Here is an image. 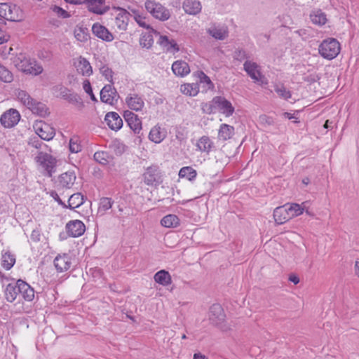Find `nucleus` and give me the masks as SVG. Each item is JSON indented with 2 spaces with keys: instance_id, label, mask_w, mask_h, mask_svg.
I'll use <instances>...</instances> for the list:
<instances>
[{
  "instance_id": "9b49d317",
  "label": "nucleus",
  "mask_w": 359,
  "mask_h": 359,
  "mask_svg": "<svg viewBox=\"0 0 359 359\" xmlns=\"http://www.w3.org/2000/svg\"><path fill=\"white\" fill-rule=\"evenodd\" d=\"M20 119V114L17 109H10L0 117L1 124L6 128H11L17 125Z\"/></svg>"
},
{
  "instance_id": "a211bd4d",
  "label": "nucleus",
  "mask_w": 359,
  "mask_h": 359,
  "mask_svg": "<svg viewBox=\"0 0 359 359\" xmlns=\"http://www.w3.org/2000/svg\"><path fill=\"white\" fill-rule=\"evenodd\" d=\"M19 284V290H18L19 292V294L21 295L25 302H32L35 297L34 289L26 281L22 279H20Z\"/></svg>"
},
{
  "instance_id": "423d86ee",
  "label": "nucleus",
  "mask_w": 359,
  "mask_h": 359,
  "mask_svg": "<svg viewBox=\"0 0 359 359\" xmlns=\"http://www.w3.org/2000/svg\"><path fill=\"white\" fill-rule=\"evenodd\" d=\"M36 162L44 170V175L51 177L55 172L57 160L51 154L40 151L35 158Z\"/></svg>"
},
{
  "instance_id": "a18cd8bd",
  "label": "nucleus",
  "mask_w": 359,
  "mask_h": 359,
  "mask_svg": "<svg viewBox=\"0 0 359 359\" xmlns=\"http://www.w3.org/2000/svg\"><path fill=\"white\" fill-rule=\"evenodd\" d=\"M133 18L140 27L145 28L148 30H151V32H153L156 35L160 34L159 32L154 29L150 25L147 24L144 21V20L146 18L144 16H142V15H136V16H133Z\"/></svg>"
},
{
  "instance_id": "4d7b16f0",
  "label": "nucleus",
  "mask_w": 359,
  "mask_h": 359,
  "mask_svg": "<svg viewBox=\"0 0 359 359\" xmlns=\"http://www.w3.org/2000/svg\"><path fill=\"white\" fill-rule=\"evenodd\" d=\"M83 88L84 91L90 96V100L93 102H97V99L93 92L91 83L89 80H88V79L84 80V81L83 83Z\"/></svg>"
},
{
  "instance_id": "7ed1b4c3",
  "label": "nucleus",
  "mask_w": 359,
  "mask_h": 359,
  "mask_svg": "<svg viewBox=\"0 0 359 359\" xmlns=\"http://www.w3.org/2000/svg\"><path fill=\"white\" fill-rule=\"evenodd\" d=\"M142 182L147 186L158 187L163 181V173L159 166L152 164L144 169L142 175Z\"/></svg>"
},
{
  "instance_id": "e433bc0d",
  "label": "nucleus",
  "mask_w": 359,
  "mask_h": 359,
  "mask_svg": "<svg viewBox=\"0 0 359 359\" xmlns=\"http://www.w3.org/2000/svg\"><path fill=\"white\" fill-rule=\"evenodd\" d=\"M178 175L180 178H186L189 181H193L197 176V172L192 167L186 166L180 170Z\"/></svg>"
},
{
  "instance_id": "37998d69",
  "label": "nucleus",
  "mask_w": 359,
  "mask_h": 359,
  "mask_svg": "<svg viewBox=\"0 0 359 359\" xmlns=\"http://www.w3.org/2000/svg\"><path fill=\"white\" fill-rule=\"evenodd\" d=\"M0 81L11 83L13 81V75L11 71L0 64Z\"/></svg>"
},
{
  "instance_id": "e2e57ef3",
  "label": "nucleus",
  "mask_w": 359,
  "mask_h": 359,
  "mask_svg": "<svg viewBox=\"0 0 359 359\" xmlns=\"http://www.w3.org/2000/svg\"><path fill=\"white\" fill-rule=\"evenodd\" d=\"M41 140L38 136H34L33 137H31L29 140V145L36 148V149H40L41 147V145L43 142H41Z\"/></svg>"
},
{
  "instance_id": "3c124183",
  "label": "nucleus",
  "mask_w": 359,
  "mask_h": 359,
  "mask_svg": "<svg viewBox=\"0 0 359 359\" xmlns=\"http://www.w3.org/2000/svg\"><path fill=\"white\" fill-rule=\"evenodd\" d=\"M112 147L114 149V153L117 156L122 155L128 149V147L118 140H115L113 141Z\"/></svg>"
},
{
  "instance_id": "473e14b6",
  "label": "nucleus",
  "mask_w": 359,
  "mask_h": 359,
  "mask_svg": "<svg viewBox=\"0 0 359 359\" xmlns=\"http://www.w3.org/2000/svg\"><path fill=\"white\" fill-rule=\"evenodd\" d=\"M77 71L83 76H89L93 74L92 67L87 59L80 57Z\"/></svg>"
},
{
  "instance_id": "412c9836",
  "label": "nucleus",
  "mask_w": 359,
  "mask_h": 359,
  "mask_svg": "<svg viewBox=\"0 0 359 359\" xmlns=\"http://www.w3.org/2000/svg\"><path fill=\"white\" fill-rule=\"evenodd\" d=\"M126 102L131 110L135 111H141L144 106L143 99L137 93L129 94L126 98Z\"/></svg>"
},
{
  "instance_id": "c9c22d12",
  "label": "nucleus",
  "mask_w": 359,
  "mask_h": 359,
  "mask_svg": "<svg viewBox=\"0 0 359 359\" xmlns=\"http://www.w3.org/2000/svg\"><path fill=\"white\" fill-rule=\"evenodd\" d=\"M180 91L186 95L196 96L199 92L198 83H184L181 85Z\"/></svg>"
},
{
  "instance_id": "1a4fd4ad",
  "label": "nucleus",
  "mask_w": 359,
  "mask_h": 359,
  "mask_svg": "<svg viewBox=\"0 0 359 359\" xmlns=\"http://www.w3.org/2000/svg\"><path fill=\"white\" fill-rule=\"evenodd\" d=\"M119 97L116 89L111 84L105 85L100 91V100L105 104L113 106L117 103Z\"/></svg>"
},
{
  "instance_id": "b1692460",
  "label": "nucleus",
  "mask_w": 359,
  "mask_h": 359,
  "mask_svg": "<svg viewBox=\"0 0 359 359\" xmlns=\"http://www.w3.org/2000/svg\"><path fill=\"white\" fill-rule=\"evenodd\" d=\"M60 91V95L65 100H68L69 102L74 104H80L83 105L81 98L79 95L75 93H71L70 90L63 86H57Z\"/></svg>"
},
{
  "instance_id": "052dcab7",
  "label": "nucleus",
  "mask_w": 359,
  "mask_h": 359,
  "mask_svg": "<svg viewBox=\"0 0 359 359\" xmlns=\"http://www.w3.org/2000/svg\"><path fill=\"white\" fill-rule=\"evenodd\" d=\"M89 273L92 276L94 280H99L104 275L103 270L100 267H93L89 269Z\"/></svg>"
},
{
  "instance_id": "13d9d810",
  "label": "nucleus",
  "mask_w": 359,
  "mask_h": 359,
  "mask_svg": "<svg viewBox=\"0 0 359 359\" xmlns=\"http://www.w3.org/2000/svg\"><path fill=\"white\" fill-rule=\"evenodd\" d=\"M259 123L264 126H273L275 123L273 117L267 116L266 114H262L259 116Z\"/></svg>"
},
{
  "instance_id": "4468645a",
  "label": "nucleus",
  "mask_w": 359,
  "mask_h": 359,
  "mask_svg": "<svg viewBox=\"0 0 359 359\" xmlns=\"http://www.w3.org/2000/svg\"><path fill=\"white\" fill-rule=\"evenodd\" d=\"M92 32L95 36L107 42H111L114 39L113 34L99 22L93 25Z\"/></svg>"
},
{
  "instance_id": "2f4dec72",
  "label": "nucleus",
  "mask_w": 359,
  "mask_h": 359,
  "mask_svg": "<svg viewBox=\"0 0 359 359\" xmlns=\"http://www.w3.org/2000/svg\"><path fill=\"white\" fill-rule=\"evenodd\" d=\"M161 224L166 228H176L180 226V219L176 215L170 214L161 219Z\"/></svg>"
},
{
  "instance_id": "f8f14e48",
  "label": "nucleus",
  "mask_w": 359,
  "mask_h": 359,
  "mask_svg": "<svg viewBox=\"0 0 359 359\" xmlns=\"http://www.w3.org/2000/svg\"><path fill=\"white\" fill-rule=\"evenodd\" d=\"M66 231L69 236L76 238L82 236L86 231L84 223L79 219L71 220L67 223Z\"/></svg>"
},
{
  "instance_id": "338daca9",
  "label": "nucleus",
  "mask_w": 359,
  "mask_h": 359,
  "mask_svg": "<svg viewBox=\"0 0 359 359\" xmlns=\"http://www.w3.org/2000/svg\"><path fill=\"white\" fill-rule=\"evenodd\" d=\"M39 57L41 60L50 61L52 59L53 55L50 51L42 50L39 53Z\"/></svg>"
},
{
  "instance_id": "cd10ccee",
  "label": "nucleus",
  "mask_w": 359,
  "mask_h": 359,
  "mask_svg": "<svg viewBox=\"0 0 359 359\" xmlns=\"http://www.w3.org/2000/svg\"><path fill=\"white\" fill-rule=\"evenodd\" d=\"M234 133L235 128L233 126L226 123H222L219 126L217 138L219 140L226 141L231 139Z\"/></svg>"
},
{
  "instance_id": "c756f323",
  "label": "nucleus",
  "mask_w": 359,
  "mask_h": 359,
  "mask_svg": "<svg viewBox=\"0 0 359 359\" xmlns=\"http://www.w3.org/2000/svg\"><path fill=\"white\" fill-rule=\"evenodd\" d=\"M154 281L163 286H167L171 284L172 278L169 272L165 269L157 271L154 276Z\"/></svg>"
},
{
  "instance_id": "393cba45",
  "label": "nucleus",
  "mask_w": 359,
  "mask_h": 359,
  "mask_svg": "<svg viewBox=\"0 0 359 359\" xmlns=\"http://www.w3.org/2000/svg\"><path fill=\"white\" fill-rule=\"evenodd\" d=\"M172 70L176 76L184 77L189 74L190 67L187 62L180 60L173 62Z\"/></svg>"
},
{
  "instance_id": "ddd939ff",
  "label": "nucleus",
  "mask_w": 359,
  "mask_h": 359,
  "mask_svg": "<svg viewBox=\"0 0 359 359\" xmlns=\"http://www.w3.org/2000/svg\"><path fill=\"white\" fill-rule=\"evenodd\" d=\"M72 259L69 253L58 254L53 261L57 271L62 273L69 270L72 266Z\"/></svg>"
},
{
  "instance_id": "a19ab883",
  "label": "nucleus",
  "mask_w": 359,
  "mask_h": 359,
  "mask_svg": "<svg viewBox=\"0 0 359 359\" xmlns=\"http://www.w3.org/2000/svg\"><path fill=\"white\" fill-rule=\"evenodd\" d=\"M208 32L211 36L217 40H224L228 36V32L224 29L213 27L209 29Z\"/></svg>"
},
{
  "instance_id": "a878e982",
  "label": "nucleus",
  "mask_w": 359,
  "mask_h": 359,
  "mask_svg": "<svg viewBox=\"0 0 359 359\" xmlns=\"http://www.w3.org/2000/svg\"><path fill=\"white\" fill-rule=\"evenodd\" d=\"M158 35L160 36L158 43L161 47L165 48L168 52L177 53L180 51V47L174 39H169L165 35Z\"/></svg>"
},
{
  "instance_id": "9d476101",
  "label": "nucleus",
  "mask_w": 359,
  "mask_h": 359,
  "mask_svg": "<svg viewBox=\"0 0 359 359\" xmlns=\"http://www.w3.org/2000/svg\"><path fill=\"white\" fill-rule=\"evenodd\" d=\"M123 116L129 128L135 134L140 137L142 135L140 134L142 130V121L138 116L129 110L124 111Z\"/></svg>"
},
{
  "instance_id": "864d4df0",
  "label": "nucleus",
  "mask_w": 359,
  "mask_h": 359,
  "mask_svg": "<svg viewBox=\"0 0 359 359\" xmlns=\"http://www.w3.org/2000/svg\"><path fill=\"white\" fill-rule=\"evenodd\" d=\"M274 90L280 97L286 100H287L292 96L291 92L287 90L283 85H281L280 86H276L274 88Z\"/></svg>"
},
{
  "instance_id": "69168bd1",
  "label": "nucleus",
  "mask_w": 359,
  "mask_h": 359,
  "mask_svg": "<svg viewBox=\"0 0 359 359\" xmlns=\"http://www.w3.org/2000/svg\"><path fill=\"white\" fill-rule=\"evenodd\" d=\"M8 3L0 4V18L6 20ZM6 22V21H4Z\"/></svg>"
},
{
  "instance_id": "aec40b11",
  "label": "nucleus",
  "mask_w": 359,
  "mask_h": 359,
  "mask_svg": "<svg viewBox=\"0 0 359 359\" xmlns=\"http://www.w3.org/2000/svg\"><path fill=\"white\" fill-rule=\"evenodd\" d=\"M76 178V173L74 170H69L62 173L58 177V186L65 189H70L74 184Z\"/></svg>"
},
{
  "instance_id": "c85d7f7f",
  "label": "nucleus",
  "mask_w": 359,
  "mask_h": 359,
  "mask_svg": "<svg viewBox=\"0 0 359 359\" xmlns=\"http://www.w3.org/2000/svg\"><path fill=\"white\" fill-rule=\"evenodd\" d=\"M183 8L186 13L189 15H196L201 11V4L197 0H184Z\"/></svg>"
},
{
  "instance_id": "f03ea898",
  "label": "nucleus",
  "mask_w": 359,
  "mask_h": 359,
  "mask_svg": "<svg viewBox=\"0 0 359 359\" xmlns=\"http://www.w3.org/2000/svg\"><path fill=\"white\" fill-rule=\"evenodd\" d=\"M341 45L334 38L324 39L318 47L319 54L325 59L332 60L340 53Z\"/></svg>"
},
{
  "instance_id": "f3484780",
  "label": "nucleus",
  "mask_w": 359,
  "mask_h": 359,
  "mask_svg": "<svg viewBox=\"0 0 359 359\" xmlns=\"http://www.w3.org/2000/svg\"><path fill=\"white\" fill-rule=\"evenodd\" d=\"M6 20L11 22H21L24 20L23 11L17 5L11 3L8 4Z\"/></svg>"
},
{
  "instance_id": "680f3d73",
  "label": "nucleus",
  "mask_w": 359,
  "mask_h": 359,
  "mask_svg": "<svg viewBox=\"0 0 359 359\" xmlns=\"http://www.w3.org/2000/svg\"><path fill=\"white\" fill-rule=\"evenodd\" d=\"M110 9L109 6H104L102 8L99 7H88V10L94 14L103 15Z\"/></svg>"
},
{
  "instance_id": "6e6552de",
  "label": "nucleus",
  "mask_w": 359,
  "mask_h": 359,
  "mask_svg": "<svg viewBox=\"0 0 359 359\" xmlns=\"http://www.w3.org/2000/svg\"><path fill=\"white\" fill-rule=\"evenodd\" d=\"M213 104H215L216 111H219L226 117L232 116L235 111V108L231 102L224 96L214 97Z\"/></svg>"
},
{
  "instance_id": "f257e3e1",
  "label": "nucleus",
  "mask_w": 359,
  "mask_h": 359,
  "mask_svg": "<svg viewBox=\"0 0 359 359\" xmlns=\"http://www.w3.org/2000/svg\"><path fill=\"white\" fill-rule=\"evenodd\" d=\"M226 313L221 304H213L210 307L208 312L210 324L224 332L231 330V326L226 322Z\"/></svg>"
},
{
  "instance_id": "4c0bfd02",
  "label": "nucleus",
  "mask_w": 359,
  "mask_h": 359,
  "mask_svg": "<svg viewBox=\"0 0 359 359\" xmlns=\"http://www.w3.org/2000/svg\"><path fill=\"white\" fill-rule=\"evenodd\" d=\"M153 34L154 32H151V30H149V32L143 33L141 35V37L140 39V44L143 48H146L147 49H149L151 48L154 43Z\"/></svg>"
},
{
  "instance_id": "6e6d98bb",
  "label": "nucleus",
  "mask_w": 359,
  "mask_h": 359,
  "mask_svg": "<svg viewBox=\"0 0 359 359\" xmlns=\"http://www.w3.org/2000/svg\"><path fill=\"white\" fill-rule=\"evenodd\" d=\"M117 10L120 11V13L117 15L116 20H120L127 25L128 21L129 20V18L131 16V14L126 9L121 7H118Z\"/></svg>"
},
{
  "instance_id": "603ef678",
  "label": "nucleus",
  "mask_w": 359,
  "mask_h": 359,
  "mask_svg": "<svg viewBox=\"0 0 359 359\" xmlns=\"http://www.w3.org/2000/svg\"><path fill=\"white\" fill-rule=\"evenodd\" d=\"M100 73L102 74V76L109 81L111 83V85H113V75L114 72L111 68H109L107 65H103L102 67H100Z\"/></svg>"
},
{
  "instance_id": "bf43d9fd",
  "label": "nucleus",
  "mask_w": 359,
  "mask_h": 359,
  "mask_svg": "<svg viewBox=\"0 0 359 359\" xmlns=\"http://www.w3.org/2000/svg\"><path fill=\"white\" fill-rule=\"evenodd\" d=\"M74 199L77 200V201L74 202V203H76V206L80 207L85 203L86 200L87 199V197L81 194V193L78 192L72 194L71 201H74Z\"/></svg>"
},
{
  "instance_id": "20e7f679",
  "label": "nucleus",
  "mask_w": 359,
  "mask_h": 359,
  "mask_svg": "<svg viewBox=\"0 0 359 359\" xmlns=\"http://www.w3.org/2000/svg\"><path fill=\"white\" fill-rule=\"evenodd\" d=\"M144 7L153 18L160 21L164 22L170 18V11L154 0H147L144 3Z\"/></svg>"
},
{
  "instance_id": "39448f33",
  "label": "nucleus",
  "mask_w": 359,
  "mask_h": 359,
  "mask_svg": "<svg viewBox=\"0 0 359 359\" xmlns=\"http://www.w3.org/2000/svg\"><path fill=\"white\" fill-rule=\"evenodd\" d=\"M15 66L22 72L34 76L39 75L43 72V67L35 60L27 58L24 55L18 57Z\"/></svg>"
},
{
  "instance_id": "72a5a7b5",
  "label": "nucleus",
  "mask_w": 359,
  "mask_h": 359,
  "mask_svg": "<svg viewBox=\"0 0 359 359\" xmlns=\"http://www.w3.org/2000/svg\"><path fill=\"white\" fill-rule=\"evenodd\" d=\"M29 109L42 117H45L48 114V110L45 104L38 102L36 100L32 103V106L29 107Z\"/></svg>"
},
{
  "instance_id": "c03bdc74",
  "label": "nucleus",
  "mask_w": 359,
  "mask_h": 359,
  "mask_svg": "<svg viewBox=\"0 0 359 359\" xmlns=\"http://www.w3.org/2000/svg\"><path fill=\"white\" fill-rule=\"evenodd\" d=\"M311 18L313 24L320 26L324 25L327 22L325 13H323L320 10L314 15H311Z\"/></svg>"
},
{
  "instance_id": "dca6fc26",
  "label": "nucleus",
  "mask_w": 359,
  "mask_h": 359,
  "mask_svg": "<svg viewBox=\"0 0 359 359\" xmlns=\"http://www.w3.org/2000/svg\"><path fill=\"white\" fill-rule=\"evenodd\" d=\"M19 282L20 279L15 280L12 279V282L7 284L4 290V297L7 302H13L19 294Z\"/></svg>"
},
{
  "instance_id": "0eeeda50",
  "label": "nucleus",
  "mask_w": 359,
  "mask_h": 359,
  "mask_svg": "<svg viewBox=\"0 0 359 359\" xmlns=\"http://www.w3.org/2000/svg\"><path fill=\"white\" fill-rule=\"evenodd\" d=\"M243 69L255 82L260 84L267 83L266 77L262 74L260 67L256 62L246 60L243 64Z\"/></svg>"
},
{
  "instance_id": "58836bf2",
  "label": "nucleus",
  "mask_w": 359,
  "mask_h": 359,
  "mask_svg": "<svg viewBox=\"0 0 359 359\" xmlns=\"http://www.w3.org/2000/svg\"><path fill=\"white\" fill-rule=\"evenodd\" d=\"M288 207H287V210L288 212V215L290 219L301 215L304 210V208L298 203H292L289 204Z\"/></svg>"
},
{
  "instance_id": "2eb2a0df",
  "label": "nucleus",
  "mask_w": 359,
  "mask_h": 359,
  "mask_svg": "<svg viewBox=\"0 0 359 359\" xmlns=\"http://www.w3.org/2000/svg\"><path fill=\"white\" fill-rule=\"evenodd\" d=\"M39 124L40 126L36 124L34 126L36 136L46 141L52 140L55 136L54 129L42 121H41Z\"/></svg>"
},
{
  "instance_id": "49530a36",
  "label": "nucleus",
  "mask_w": 359,
  "mask_h": 359,
  "mask_svg": "<svg viewBox=\"0 0 359 359\" xmlns=\"http://www.w3.org/2000/svg\"><path fill=\"white\" fill-rule=\"evenodd\" d=\"M195 74L197 75L199 79L200 83H204L207 85V89L213 90L215 88L214 83L210 80V77L208 76L203 71H197Z\"/></svg>"
},
{
  "instance_id": "bb28decb",
  "label": "nucleus",
  "mask_w": 359,
  "mask_h": 359,
  "mask_svg": "<svg viewBox=\"0 0 359 359\" xmlns=\"http://www.w3.org/2000/svg\"><path fill=\"white\" fill-rule=\"evenodd\" d=\"M16 257L9 250H3L1 252V265L6 270H10L15 264Z\"/></svg>"
},
{
  "instance_id": "5fc2aeb1",
  "label": "nucleus",
  "mask_w": 359,
  "mask_h": 359,
  "mask_svg": "<svg viewBox=\"0 0 359 359\" xmlns=\"http://www.w3.org/2000/svg\"><path fill=\"white\" fill-rule=\"evenodd\" d=\"M201 110L206 114H213L216 113L215 104H213V98L209 102H203L201 104Z\"/></svg>"
},
{
  "instance_id": "09e8293b",
  "label": "nucleus",
  "mask_w": 359,
  "mask_h": 359,
  "mask_svg": "<svg viewBox=\"0 0 359 359\" xmlns=\"http://www.w3.org/2000/svg\"><path fill=\"white\" fill-rule=\"evenodd\" d=\"M50 10L55 13L58 18L67 19L71 17V15L69 12L57 5H51Z\"/></svg>"
},
{
  "instance_id": "5701e85b",
  "label": "nucleus",
  "mask_w": 359,
  "mask_h": 359,
  "mask_svg": "<svg viewBox=\"0 0 359 359\" xmlns=\"http://www.w3.org/2000/svg\"><path fill=\"white\" fill-rule=\"evenodd\" d=\"M288 206V203L283 205L277 207L274 209L273 216L275 220V222L280 225L285 224L290 219V217L288 215V212L287 210V207Z\"/></svg>"
},
{
  "instance_id": "ea45409f",
  "label": "nucleus",
  "mask_w": 359,
  "mask_h": 359,
  "mask_svg": "<svg viewBox=\"0 0 359 359\" xmlns=\"http://www.w3.org/2000/svg\"><path fill=\"white\" fill-rule=\"evenodd\" d=\"M17 97L28 109L34 101V99L32 98L27 91L23 90H19L18 91Z\"/></svg>"
},
{
  "instance_id": "4be33fe9",
  "label": "nucleus",
  "mask_w": 359,
  "mask_h": 359,
  "mask_svg": "<svg viewBox=\"0 0 359 359\" xmlns=\"http://www.w3.org/2000/svg\"><path fill=\"white\" fill-rule=\"evenodd\" d=\"M196 146L200 151L206 154H209L211 151L215 149L213 141L207 135L201 137Z\"/></svg>"
},
{
  "instance_id": "7c9ffc66",
  "label": "nucleus",
  "mask_w": 359,
  "mask_h": 359,
  "mask_svg": "<svg viewBox=\"0 0 359 359\" xmlns=\"http://www.w3.org/2000/svg\"><path fill=\"white\" fill-rule=\"evenodd\" d=\"M166 137V131L158 126H154L149 132V139L154 143L161 142Z\"/></svg>"
},
{
  "instance_id": "79ce46f5",
  "label": "nucleus",
  "mask_w": 359,
  "mask_h": 359,
  "mask_svg": "<svg viewBox=\"0 0 359 359\" xmlns=\"http://www.w3.org/2000/svg\"><path fill=\"white\" fill-rule=\"evenodd\" d=\"M74 34L75 38L81 42H86L88 40L89 34L86 27H76L74 29Z\"/></svg>"
},
{
  "instance_id": "de8ad7c7",
  "label": "nucleus",
  "mask_w": 359,
  "mask_h": 359,
  "mask_svg": "<svg viewBox=\"0 0 359 359\" xmlns=\"http://www.w3.org/2000/svg\"><path fill=\"white\" fill-rule=\"evenodd\" d=\"M114 203V201L111 198L109 197H102L100 199V203H99V208L98 211L99 212H106L107 210L111 208L112 205Z\"/></svg>"
},
{
  "instance_id": "774afa93",
  "label": "nucleus",
  "mask_w": 359,
  "mask_h": 359,
  "mask_svg": "<svg viewBox=\"0 0 359 359\" xmlns=\"http://www.w3.org/2000/svg\"><path fill=\"white\" fill-rule=\"evenodd\" d=\"M319 79H320V77L318 76V74H310V75H308V76L304 77V81H306L310 84L314 83Z\"/></svg>"
},
{
  "instance_id": "f704fd0d",
  "label": "nucleus",
  "mask_w": 359,
  "mask_h": 359,
  "mask_svg": "<svg viewBox=\"0 0 359 359\" xmlns=\"http://www.w3.org/2000/svg\"><path fill=\"white\" fill-rule=\"evenodd\" d=\"M94 160L101 165H107L113 160V156L107 151H98L93 155Z\"/></svg>"
},
{
  "instance_id": "0e129e2a",
  "label": "nucleus",
  "mask_w": 359,
  "mask_h": 359,
  "mask_svg": "<svg viewBox=\"0 0 359 359\" xmlns=\"http://www.w3.org/2000/svg\"><path fill=\"white\" fill-rule=\"evenodd\" d=\"M50 196L57 202V203L61 205L62 208H66V203L63 202L60 198L59 195L55 191H50Z\"/></svg>"
},
{
  "instance_id": "6ab92c4d",
  "label": "nucleus",
  "mask_w": 359,
  "mask_h": 359,
  "mask_svg": "<svg viewBox=\"0 0 359 359\" xmlns=\"http://www.w3.org/2000/svg\"><path fill=\"white\" fill-rule=\"evenodd\" d=\"M104 121L109 128L114 131L119 130L123 126V120L118 113L110 111L105 115Z\"/></svg>"
},
{
  "instance_id": "8fccbe9b",
  "label": "nucleus",
  "mask_w": 359,
  "mask_h": 359,
  "mask_svg": "<svg viewBox=\"0 0 359 359\" xmlns=\"http://www.w3.org/2000/svg\"><path fill=\"white\" fill-rule=\"evenodd\" d=\"M69 149L71 153H78L82 150V146L78 137L74 136L70 139Z\"/></svg>"
}]
</instances>
